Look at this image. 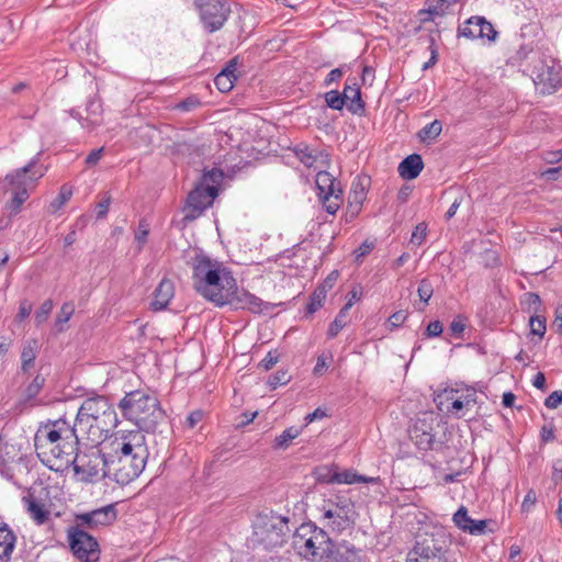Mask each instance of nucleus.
<instances>
[{"label": "nucleus", "instance_id": "dca6fc26", "mask_svg": "<svg viewBox=\"0 0 562 562\" xmlns=\"http://www.w3.org/2000/svg\"><path fill=\"white\" fill-rule=\"evenodd\" d=\"M324 562H364V555L361 549L347 541L338 543L333 541V548L328 549Z\"/></svg>", "mask_w": 562, "mask_h": 562}, {"label": "nucleus", "instance_id": "4c0bfd02", "mask_svg": "<svg viewBox=\"0 0 562 562\" xmlns=\"http://www.w3.org/2000/svg\"><path fill=\"white\" fill-rule=\"evenodd\" d=\"M44 384L45 378L41 374H36L24 391L25 398L27 401L35 398L42 391Z\"/></svg>", "mask_w": 562, "mask_h": 562}, {"label": "nucleus", "instance_id": "6ab92c4d", "mask_svg": "<svg viewBox=\"0 0 562 562\" xmlns=\"http://www.w3.org/2000/svg\"><path fill=\"white\" fill-rule=\"evenodd\" d=\"M175 295V286L171 280L164 278L154 292V300L151 302V310L162 311L165 310L170 300Z\"/></svg>", "mask_w": 562, "mask_h": 562}, {"label": "nucleus", "instance_id": "ea45409f", "mask_svg": "<svg viewBox=\"0 0 562 562\" xmlns=\"http://www.w3.org/2000/svg\"><path fill=\"white\" fill-rule=\"evenodd\" d=\"M13 196L10 202L11 210L13 212H19L21 205L29 199V189L23 188H13Z\"/></svg>", "mask_w": 562, "mask_h": 562}, {"label": "nucleus", "instance_id": "bf43d9fd", "mask_svg": "<svg viewBox=\"0 0 562 562\" xmlns=\"http://www.w3.org/2000/svg\"><path fill=\"white\" fill-rule=\"evenodd\" d=\"M111 204V196L105 194V196L97 204V218H104L109 212V207Z\"/></svg>", "mask_w": 562, "mask_h": 562}, {"label": "nucleus", "instance_id": "0e129e2a", "mask_svg": "<svg viewBox=\"0 0 562 562\" xmlns=\"http://www.w3.org/2000/svg\"><path fill=\"white\" fill-rule=\"evenodd\" d=\"M238 65H239V60H238V57L236 56V57L232 58L231 60H228L227 64L225 65V67L221 71H225L233 79H237L238 75L236 72H237Z\"/></svg>", "mask_w": 562, "mask_h": 562}, {"label": "nucleus", "instance_id": "f03ea898", "mask_svg": "<svg viewBox=\"0 0 562 562\" xmlns=\"http://www.w3.org/2000/svg\"><path fill=\"white\" fill-rule=\"evenodd\" d=\"M149 457L145 435L139 430L128 431L110 442L106 451V471L120 485L137 479Z\"/></svg>", "mask_w": 562, "mask_h": 562}, {"label": "nucleus", "instance_id": "aec40b11", "mask_svg": "<svg viewBox=\"0 0 562 562\" xmlns=\"http://www.w3.org/2000/svg\"><path fill=\"white\" fill-rule=\"evenodd\" d=\"M424 168L423 158L418 154H412L398 165V173L405 180L416 179Z\"/></svg>", "mask_w": 562, "mask_h": 562}, {"label": "nucleus", "instance_id": "f8f14e48", "mask_svg": "<svg viewBox=\"0 0 562 562\" xmlns=\"http://www.w3.org/2000/svg\"><path fill=\"white\" fill-rule=\"evenodd\" d=\"M533 56L538 58L531 70V78L536 88L542 94H551L557 91L561 85V75L559 69L554 66L553 61L549 64L546 59L541 58L538 52L530 50Z\"/></svg>", "mask_w": 562, "mask_h": 562}, {"label": "nucleus", "instance_id": "7c9ffc66", "mask_svg": "<svg viewBox=\"0 0 562 562\" xmlns=\"http://www.w3.org/2000/svg\"><path fill=\"white\" fill-rule=\"evenodd\" d=\"M301 430L295 427H289L274 438L272 448L274 450L286 449L291 445V441L299 437Z\"/></svg>", "mask_w": 562, "mask_h": 562}, {"label": "nucleus", "instance_id": "5fc2aeb1", "mask_svg": "<svg viewBox=\"0 0 562 562\" xmlns=\"http://www.w3.org/2000/svg\"><path fill=\"white\" fill-rule=\"evenodd\" d=\"M426 4L428 5V8L419 10L418 11V16H422L424 14H428V16H431L432 20H434L435 16H443L446 14L443 9H440V7L435 5L430 1L426 0Z\"/></svg>", "mask_w": 562, "mask_h": 562}, {"label": "nucleus", "instance_id": "052dcab7", "mask_svg": "<svg viewBox=\"0 0 562 562\" xmlns=\"http://www.w3.org/2000/svg\"><path fill=\"white\" fill-rule=\"evenodd\" d=\"M487 522L488 521L485 519H483V520H474L473 519V524L470 526V528H468V532L470 535H475V536L484 535L486 532Z\"/></svg>", "mask_w": 562, "mask_h": 562}, {"label": "nucleus", "instance_id": "473e14b6", "mask_svg": "<svg viewBox=\"0 0 562 562\" xmlns=\"http://www.w3.org/2000/svg\"><path fill=\"white\" fill-rule=\"evenodd\" d=\"M442 131V123L439 120H435L431 123L424 126L418 132V137L423 142L436 139Z\"/></svg>", "mask_w": 562, "mask_h": 562}, {"label": "nucleus", "instance_id": "ddd939ff", "mask_svg": "<svg viewBox=\"0 0 562 562\" xmlns=\"http://www.w3.org/2000/svg\"><path fill=\"white\" fill-rule=\"evenodd\" d=\"M316 188L318 196L327 213L334 215L342 203V190L340 183L327 171L316 175Z\"/></svg>", "mask_w": 562, "mask_h": 562}, {"label": "nucleus", "instance_id": "49530a36", "mask_svg": "<svg viewBox=\"0 0 562 562\" xmlns=\"http://www.w3.org/2000/svg\"><path fill=\"white\" fill-rule=\"evenodd\" d=\"M426 236L427 224L425 222L418 223L412 233L411 243L419 246L425 241Z\"/></svg>", "mask_w": 562, "mask_h": 562}, {"label": "nucleus", "instance_id": "e433bc0d", "mask_svg": "<svg viewBox=\"0 0 562 562\" xmlns=\"http://www.w3.org/2000/svg\"><path fill=\"white\" fill-rule=\"evenodd\" d=\"M452 520L454 525L468 532V528L473 524V519L469 516L468 509L464 506H461L453 515Z\"/></svg>", "mask_w": 562, "mask_h": 562}, {"label": "nucleus", "instance_id": "2f4dec72", "mask_svg": "<svg viewBox=\"0 0 562 562\" xmlns=\"http://www.w3.org/2000/svg\"><path fill=\"white\" fill-rule=\"evenodd\" d=\"M324 286H317L310 296V301L305 306V315H313L318 311L326 299Z\"/></svg>", "mask_w": 562, "mask_h": 562}, {"label": "nucleus", "instance_id": "423d86ee", "mask_svg": "<svg viewBox=\"0 0 562 562\" xmlns=\"http://www.w3.org/2000/svg\"><path fill=\"white\" fill-rule=\"evenodd\" d=\"M294 547L305 559L325 561L333 540L327 532L315 524H303L294 533Z\"/></svg>", "mask_w": 562, "mask_h": 562}, {"label": "nucleus", "instance_id": "7ed1b4c3", "mask_svg": "<svg viewBox=\"0 0 562 562\" xmlns=\"http://www.w3.org/2000/svg\"><path fill=\"white\" fill-rule=\"evenodd\" d=\"M82 440L75 425L65 418L48 420L42 424L34 436V447L40 460L53 468L68 464L70 457L76 453L79 441Z\"/></svg>", "mask_w": 562, "mask_h": 562}, {"label": "nucleus", "instance_id": "4d7b16f0", "mask_svg": "<svg viewBox=\"0 0 562 562\" xmlns=\"http://www.w3.org/2000/svg\"><path fill=\"white\" fill-rule=\"evenodd\" d=\"M443 330L442 324L439 321H432L428 324L424 336L426 338L439 337Z\"/></svg>", "mask_w": 562, "mask_h": 562}, {"label": "nucleus", "instance_id": "864d4df0", "mask_svg": "<svg viewBox=\"0 0 562 562\" xmlns=\"http://www.w3.org/2000/svg\"><path fill=\"white\" fill-rule=\"evenodd\" d=\"M200 105H201V101L196 97L191 95V97L180 101L176 105V109L188 112V111H192V110L196 109Z\"/></svg>", "mask_w": 562, "mask_h": 562}, {"label": "nucleus", "instance_id": "e2e57ef3", "mask_svg": "<svg viewBox=\"0 0 562 562\" xmlns=\"http://www.w3.org/2000/svg\"><path fill=\"white\" fill-rule=\"evenodd\" d=\"M540 438L543 443L553 441L555 439L554 426L551 424L543 425L540 430Z\"/></svg>", "mask_w": 562, "mask_h": 562}, {"label": "nucleus", "instance_id": "c85d7f7f", "mask_svg": "<svg viewBox=\"0 0 562 562\" xmlns=\"http://www.w3.org/2000/svg\"><path fill=\"white\" fill-rule=\"evenodd\" d=\"M481 16H471L468 19L463 25H460L458 29V35L464 36L470 40H476L481 37V31H480V22Z\"/></svg>", "mask_w": 562, "mask_h": 562}, {"label": "nucleus", "instance_id": "58836bf2", "mask_svg": "<svg viewBox=\"0 0 562 562\" xmlns=\"http://www.w3.org/2000/svg\"><path fill=\"white\" fill-rule=\"evenodd\" d=\"M325 102L326 105L333 110H342L345 105V99L342 93L338 90H330L325 93Z\"/></svg>", "mask_w": 562, "mask_h": 562}, {"label": "nucleus", "instance_id": "f3484780", "mask_svg": "<svg viewBox=\"0 0 562 562\" xmlns=\"http://www.w3.org/2000/svg\"><path fill=\"white\" fill-rule=\"evenodd\" d=\"M347 104L348 111L352 114L361 115L364 113L366 104L361 98V89L356 77H348L341 92Z\"/></svg>", "mask_w": 562, "mask_h": 562}, {"label": "nucleus", "instance_id": "c9c22d12", "mask_svg": "<svg viewBox=\"0 0 562 562\" xmlns=\"http://www.w3.org/2000/svg\"><path fill=\"white\" fill-rule=\"evenodd\" d=\"M69 528H78L87 531L88 529H97L98 527L94 525V517L92 512H87L77 514L75 516V525L70 526Z\"/></svg>", "mask_w": 562, "mask_h": 562}, {"label": "nucleus", "instance_id": "a19ab883", "mask_svg": "<svg viewBox=\"0 0 562 562\" xmlns=\"http://www.w3.org/2000/svg\"><path fill=\"white\" fill-rule=\"evenodd\" d=\"M292 376L286 370H278L268 379V385L271 390H276L279 385H285L291 381Z\"/></svg>", "mask_w": 562, "mask_h": 562}, {"label": "nucleus", "instance_id": "72a5a7b5", "mask_svg": "<svg viewBox=\"0 0 562 562\" xmlns=\"http://www.w3.org/2000/svg\"><path fill=\"white\" fill-rule=\"evenodd\" d=\"M71 195V187H69L68 184H63L58 195L49 204V212L56 213L70 200Z\"/></svg>", "mask_w": 562, "mask_h": 562}, {"label": "nucleus", "instance_id": "338daca9", "mask_svg": "<svg viewBox=\"0 0 562 562\" xmlns=\"http://www.w3.org/2000/svg\"><path fill=\"white\" fill-rule=\"evenodd\" d=\"M406 318L407 313L405 311H397L390 316L389 322L391 327L393 328L401 326L406 321Z\"/></svg>", "mask_w": 562, "mask_h": 562}, {"label": "nucleus", "instance_id": "13d9d810", "mask_svg": "<svg viewBox=\"0 0 562 562\" xmlns=\"http://www.w3.org/2000/svg\"><path fill=\"white\" fill-rule=\"evenodd\" d=\"M279 356L277 351H269L267 356L260 361L259 367L265 371H269L278 362Z\"/></svg>", "mask_w": 562, "mask_h": 562}, {"label": "nucleus", "instance_id": "6e6552de", "mask_svg": "<svg viewBox=\"0 0 562 562\" xmlns=\"http://www.w3.org/2000/svg\"><path fill=\"white\" fill-rule=\"evenodd\" d=\"M193 7L203 30L210 34L222 30L232 13L227 0H193Z\"/></svg>", "mask_w": 562, "mask_h": 562}, {"label": "nucleus", "instance_id": "f704fd0d", "mask_svg": "<svg viewBox=\"0 0 562 562\" xmlns=\"http://www.w3.org/2000/svg\"><path fill=\"white\" fill-rule=\"evenodd\" d=\"M348 313V306H342L335 317V319L329 324L327 336L328 338H335L339 331L347 325L346 316Z\"/></svg>", "mask_w": 562, "mask_h": 562}, {"label": "nucleus", "instance_id": "39448f33", "mask_svg": "<svg viewBox=\"0 0 562 562\" xmlns=\"http://www.w3.org/2000/svg\"><path fill=\"white\" fill-rule=\"evenodd\" d=\"M122 416L134 423L139 431L157 432L159 425L166 422V412L159 400L145 390H134L125 393L119 402Z\"/></svg>", "mask_w": 562, "mask_h": 562}, {"label": "nucleus", "instance_id": "0eeeda50", "mask_svg": "<svg viewBox=\"0 0 562 562\" xmlns=\"http://www.w3.org/2000/svg\"><path fill=\"white\" fill-rule=\"evenodd\" d=\"M449 547L450 540L442 530L431 533H419L416 537L413 550L408 554L426 562H448L447 553Z\"/></svg>", "mask_w": 562, "mask_h": 562}, {"label": "nucleus", "instance_id": "bb28decb", "mask_svg": "<svg viewBox=\"0 0 562 562\" xmlns=\"http://www.w3.org/2000/svg\"><path fill=\"white\" fill-rule=\"evenodd\" d=\"M413 438L415 439V443L419 450L428 451L435 449L436 440L435 435L431 431L419 428L416 425Z\"/></svg>", "mask_w": 562, "mask_h": 562}, {"label": "nucleus", "instance_id": "37998d69", "mask_svg": "<svg viewBox=\"0 0 562 562\" xmlns=\"http://www.w3.org/2000/svg\"><path fill=\"white\" fill-rule=\"evenodd\" d=\"M417 294L425 304L428 303L430 297L434 294V286L431 281L428 278H424L419 281L418 288H417Z\"/></svg>", "mask_w": 562, "mask_h": 562}, {"label": "nucleus", "instance_id": "4be33fe9", "mask_svg": "<svg viewBox=\"0 0 562 562\" xmlns=\"http://www.w3.org/2000/svg\"><path fill=\"white\" fill-rule=\"evenodd\" d=\"M22 502L37 525L45 524L49 518V512L45 508V505L38 502L32 494H27L22 497Z\"/></svg>", "mask_w": 562, "mask_h": 562}, {"label": "nucleus", "instance_id": "603ef678", "mask_svg": "<svg viewBox=\"0 0 562 562\" xmlns=\"http://www.w3.org/2000/svg\"><path fill=\"white\" fill-rule=\"evenodd\" d=\"M465 318L462 315H458L453 318V321L450 324V331L451 335L456 338H461L464 328H465Z\"/></svg>", "mask_w": 562, "mask_h": 562}, {"label": "nucleus", "instance_id": "6e6d98bb", "mask_svg": "<svg viewBox=\"0 0 562 562\" xmlns=\"http://www.w3.org/2000/svg\"><path fill=\"white\" fill-rule=\"evenodd\" d=\"M204 417L202 409H195L191 412L186 418L184 426L189 429H193Z\"/></svg>", "mask_w": 562, "mask_h": 562}, {"label": "nucleus", "instance_id": "5701e85b", "mask_svg": "<svg viewBox=\"0 0 562 562\" xmlns=\"http://www.w3.org/2000/svg\"><path fill=\"white\" fill-rule=\"evenodd\" d=\"M369 183V178L359 179L358 182H352L351 191L348 196V205L351 216L358 215L360 212L362 202L366 199V184Z\"/></svg>", "mask_w": 562, "mask_h": 562}, {"label": "nucleus", "instance_id": "8fccbe9b", "mask_svg": "<svg viewBox=\"0 0 562 562\" xmlns=\"http://www.w3.org/2000/svg\"><path fill=\"white\" fill-rule=\"evenodd\" d=\"M75 312V306L70 302H66L63 304L59 314L56 317V325H61L67 323Z\"/></svg>", "mask_w": 562, "mask_h": 562}, {"label": "nucleus", "instance_id": "f257e3e1", "mask_svg": "<svg viewBox=\"0 0 562 562\" xmlns=\"http://www.w3.org/2000/svg\"><path fill=\"white\" fill-rule=\"evenodd\" d=\"M192 279L195 291L217 307L229 305L234 310L261 313L268 308L260 297L239 289L232 271L217 260L199 251L192 258Z\"/></svg>", "mask_w": 562, "mask_h": 562}, {"label": "nucleus", "instance_id": "09e8293b", "mask_svg": "<svg viewBox=\"0 0 562 562\" xmlns=\"http://www.w3.org/2000/svg\"><path fill=\"white\" fill-rule=\"evenodd\" d=\"M149 234V224L145 218H142L138 223L137 231L135 233V239L139 243V248L147 241Z\"/></svg>", "mask_w": 562, "mask_h": 562}, {"label": "nucleus", "instance_id": "9d476101", "mask_svg": "<svg viewBox=\"0 0 562 562\" xmlns=\"http://www.w3.org/2000/svg\"><path fill=\"white\" fill-rule=\"evenodd\" d=\"M290 532L289 518L273 512L257 517L255 533L267 546L277 547L285 541Z\"/></svg>", "mask_w": 562, "mask_h": 562}, {"label": "nucleus", "instance_id": "9b49d317", "mask_svg": "<svg viewBox=\"0 0 562 562\" xmlns=\"http://www.w3.org/2000/svg\"><path fill=\"white\" fill-rule=\"evenodd\" d=\"M67 540L72 554L80 562H98L100 560L101 550L99 542L88 531L68 528Z\"/></svg>", "mask_w": 562, "mask_h": 562}, {"label": "nucleus", "instance_id": "cd10ccee", "mask_svg": "<svg viewBox=\"0 0 562 562\" xmlns=\"http://www.w3.org/2000/svg\"><path fill=\"white\" fill-rule=\"evenodd\" d=\"M223 179V170L220 168H212L211 170L204 171L198 184L202 188H213L218 191Z\"/></svg>", "mask_w": 562, "mask_h": 562}, {"label": "nucleus", "instance_id": "79ce46f5", "mask_svg": "<svg viewBox=\"0 0 562 562\" xmlns=\"http://www.w3.org/2000/svg\"><path fill=\"white\" fill-rule=\"evenodd\" d=\"M237 79H233L232 77H229L225 71H221L220 74H217V76L215 77L214 79V85L215 87L221 91V92H229L233 87H234V83Z\"/></svg>", "mask_w": 562, "mask_h": 562}, {"label": "nucleus", "instance_id": "2eb2a0df", "mask_svg": "<svg viewBox=\"0 0 562 562\" xmlns=\"http://www.w3.org/2000/svg\"><path fill=\"white\" fill-rule=\"evenodd\" d=\"M41 153H38L26 166L19 168L14 173L7 175L5 180L12 188H27L41 179L46 168L38 165Z\"/></svg>", "mask_w": 562, "mask_h": 562}, {"label": "nucleus", "instance_id": "de8ad7c7", "mask_svg": "<svg viewBox=\"0 0 562 562\" xmlns=\"http://www.w3.org/2000/svg\"><path fill=\"white\" fill-rule=\"evenodd\" d=\"M53 308V301L46 300L42 303L40 308L35 313V321L40 325L48 318V315L50 314Z\"/></svg>", "mask_w": 562, "mask_h": 562}, {"label": "nucleus", "instance_id": "3c124183", "mask_svg": "<svg viewBox=\"0 0 562 562\" xmlns=\"http://www.w3.org/2000/svg\"><path fill=\"white\" fill-rule=\"evenodd\" d=\"M479 22L481 31L480 38H487L490 41H493L497 35V32L494 30L493 25L483 16H481V20H479Z\"/></svg>", "mask_w": 562, "mask_h": 562}, {"label": "nucleus", "instance_id": "a878e982", "mask_svg": "<svg viewBox=\"0 0 562 562\" xmlns=\"http://www.w3.org/2000/svg\"><path fill=\"white\" fill-rule=\"evenodd\" d=\"M94 517V525L97 527H104L112 525L117 518V510L115 504H109L106 506L91 510Z\"/></svg>", "mask_w": 562, "mask_h": 562}, {"label": "nucleus", "instance_id": "c03bdc74", "mask_svg": "<svg viewBox=\"0 0 562 562\" xmlns=\"http://www.w3.org/2000/svg\"><path fill=\"white\" fill-rule=\"evenodd\" d=\"M530 333L532 335L539 336L542 338L546 334V317L543 316H531L529 319Z\"/></svg>", "mask_w": 562, "mask_h": 562}, {"label": "nucleus", "instance_id": "680f3d73", "mask_svg": "<svg viewBox=\"0 0 562 562\" xmlns=\"http://www.w3.org/2000/svg\"><path fill=\"white\" fill-rule=\"evenodd\" d=\"M562 403V391L552 392L544 401L548 408L554 409Z\"/></svg>", "mask_w": 562, "mask_h": 562}, {"label": "nucleus", "instance_id": "69168bd1", "mask_svg": "<svg viewBox=\"0 0 562 562\" xmlns=\"http://www.w3.org/2000/svg\"><path fill=\"white\" fill-rule=\"evenodd\" d=\"M551 480L554 485L562 482V459H558L553 462Z\"/></svg>", "mask_w": 562, "mask_h": 562}, {"label": "nucleus", "instance_id": "1a4fd4ad", "mask_svg": "<svg viewBox=\"0 0 562 562\" xmlns=\"http://www.w3.org/2000/svg\"><path fill=\"white\" fill-rule=\"evenodd\" d=\"M92 445L87 451L76 450V453L70 457L68 464L74 465L76 474L81 475L83 481H91L98 476L100 471L103 475L109 476L106 471V451L102 452L100 449Z\"/></svg>", "mask_w": 562, "mask_h": 562}, {"label": "nucleus", "instance_id": "412c9836", "mask_svg": "<svg viewBox=\"0 0 562 562\" xmlns=\"http://www.w3.org/2000/svg\"><path fill=\"white\" fill-rule=\"evenodd\" d=\"M16 536L7 524H0V562H10L15 549Z\"/></svg>", "mask_w": 562, "mask_h": 562}, {"label": "nucleus", "instance_id": "a18cd8bd", "mask_svg": "<svg viewBox=\"0 0 562 562\" xmlns=\"http://www.w3.org/2000/svg\"><path fill=\"white\" fill-rule=\"evenodd\" d=\"M295 154L300 161L304 164L306 167H312L316 161V156L313 154V150L306 145L299 146L295 149Z\"/></svg>", "mask_w": 562, "mask_h": 562}, {"label": "nucleus", "instance_id": "20e7f679", "mask_svg": "<svg viewBox=\"0 0 562 562\" xmlns=\"http://www.w3.org/2000/svg\"><path fill=\"white\" fill-rule=\"evenodd\" d=\"M117 423L115 408L109 398L95 395L81 403L74 425L82 440L99 445L117 426Z\"/></svg>", "mask_w": 562, "mask_h": 562}, {"label": "nucleus", "instance_id": "4468645a", "mask_svg": "<svg viewBox=\"0 0 562 562\" xmlns=\"http://www.w3.org/2000/svg\"><path fill=\"white\" fill-rule=\"evenodd\" d=\"M216 196L217 190L213 188H202L196 184L188 194L184 220L193 221L198 218L213 204Z\"/></svg>", "mask_w": 562, "mask_h": 562}, {"label": "nucleus", "instance_id": "a211bd4d", "mask_svg": "<svg viewBox=\"0 0 562 562\" xmlns=\"http://www.w3.org/2000/svg\"><path fill=\"white\" fill-rule=\"evenodd\" d=\"M86 113L87 115L83 117L79 112L75 110L70 111L71 116L78 119L81 126L88 131H93L95 127L102 124L103 109L99 100H89L86 105Z\"/></svg>", "mask_w": 562, "mask_h": 562}, {"label": "nucleus", "instance_id": "393cba45", "mask_svg": "<svg viewBox=\"0 0 562 562\" xmlns=\"http://www.w3.org/2000/svg\"><path fill=\"white\" fill-rule=\"evenodd\" d=\"M319 481L339 484H355L360 482H372L373 479H368L363 475H359L350 470L342 472H335L328 479L325 476H318Z\"/></svg>", "mask_w": 562, "mask_h": 562}, {"label": "nucleus", "instance_id": "c756f323", "mask_svg": "<svg viewBox=\"0 0 562 562\" xmlns=\"http://www.w3.org/2000/svg\"><path fill=\"white\" fill-rule=\"evenodd\" d=\"M37 353V341L34 339L27 340L23 346L21 352V370L27 372L31 364L34 362Z\"/></svg>", "mask_w": 562, "mask_h": 562}, {"label": "nucleus", "instance_id": "b1692460", "mask_svg": "<svg viewBox=\"0 0 562 562\" xmlns=\"http://www.w3.org/2000/svg\"><path fill=\"white\" fill-rule=\"evenodd\" d=\"M344 504L345 505H341L340 509H338L336 516L325 524L331 531L341 532L352 524L349 514L353 505L351 502H344Z\"/></svg>", "mask_w": 562, "mask_h": 562}, {"label": "nucleus", "instance_id": "774afa93", "mask_svg": "<svg viewBox=\"0 0 562 562\" xmlns=\"http://www.w3.org/2000/svg\"><path fill=\"white\" fill-rule=\"evenodd\" d=\"M31 312H32V304L29 303L26 300L22 301L19 306L16 319L19 322L24 321L25 318H27L30 316Z\"/></svg>", "mask_w": 562, "mask_h": 562}]
</instances>
